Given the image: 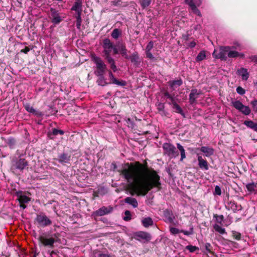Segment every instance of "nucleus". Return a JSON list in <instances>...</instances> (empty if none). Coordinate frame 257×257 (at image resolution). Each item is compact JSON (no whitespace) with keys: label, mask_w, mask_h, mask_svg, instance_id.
I'll use <instances>...</instances> for the list:
<instances>
[{"label":"nucleus","mask_w":257,"mask_h":257,"mask_svg":"<svg viewBox=\"0 0 257 257\" xmlns=\"http://www.w3.org/2000/svg\"><path fill=\"white\" fill-rule=\"evenodd\" d=\"M119 172L132 191L138 196H145L153 188H159L161 185L160 176L157 172L139 162L124 164Z\"/></svg>","instance_id":"f257e3e1"},{"label":"nucleus","mask_w":257,"mask_h":257,"mask_svg":"<svg viewBox=\"0 0 257 257\" xmlns=\"http://www.w3.org/2000/svg\"><path fill=\"white\" fill-rule=\"evenodd\" d=\"M92 60L96 65V69L94 71L95 74L96 75L104 74L107 68L103 60L99 57L94 56L92 57Z\"/></svg>","instance_id":"f03ea898"},{"label":"nucleus","mask_w":257,"mask_h":257,"mask_svg":"<svg viewBox=\"0 0 257 257\" xmlns=\"http://www.w3.org/2000/svg\"><path fill=\"white\" fill-rule=\"evenodd\" d=\"M164 154L170 159L175 158L179 155V153L175 147L170 143H165L163 145Z\"/></svg>","instance_id":"7ed1b4c3"},{"label":"nucleus","mask_w":257,"mask_h":257,"mask_svg":"<svg viewBox=\"0 0 257 257\" xmlns=\"http://www.w3.org/2000/svg\"><path fill=\"white\" fill-rule=\"evenodd\" d=\"M231 104L236 109L245 115H248L250 113L251 110L249 107L243 105L239 100H232Z\"/></svg>","instance_id":"20e7f679"},{"label":"nucleus","mask_w":257,"mask_h":257,"mask_svg":"<svg viewBox=\"0 0 257 257\" xmlns=\"http://www.w3.org/2000/svg\"><path fill=\"white\" fill-rule=\"evenodd\" d=\"M39 240L45 246L52 247L56 239L46 233H44L39 237Z\"/></svg>","instance_id":"39448f33"},{"label":"nucleus","mask_w":257,"mask_h":257,"mask_svg":"<svg viewBox=\"0 0 257 257\" xmlns=\"http://www.w3.org/2000/svg\"><path fill=\"white\" fill-rule=\"evenodd\" d=\"M229 46L221 47L218 51L215 49L212 53V56L216 59H220L222 60H226L227 58Z\"/></svg>","instance_id":"423d86ee"},{"label":"nucleus","mask_w":257,"mask_h":257,"mask_svg":"<svg viewBox=\"0 0 257 257\" xmlns=\"http://www.w3.org/2000/svg\"><path fill=\"white\" fill-rule=\"evenodd\" d=\"M29 165L28 162L24 158H18L12 161V168L23 171Z\"/></svg>","instance_id":"0eeeda50"},{"label":"nucleus","mask_w":257,"mask_h":257,"mask_svg":"<svg viewBox=\"0 0 257 257\" xmlns=\"http://www.w3.org/2000/svg\"><path fill=\"white\" fill-rule=\"evenodd\" d=\"M113 46V43L109 39L106 38L103 40V48L105 59L108 58V57H111L110 53L112 50Z\"/></svg>","instance_id":"6e6552de"},{"label":"nucleus","mask_w":257,"mask_h":257,"mask_svg":"<svg viewBox=\"0 0 257 257\" xmlns=\"http://www.w3.org/2000/svg\"><path fill=\"white\" fill-rule=\"evenodd\" d=\"M36 221L42 227H45L52 224V221L44 213L37 214Z\"/></svg>","instance_id":"1a4fd4ad"},{"label":"nucleus","mask_w":257,"mask_h":257,"mask_svg":"<svg viewBox=\"0 0 257 257\" xmlns=\"http://www.w3.org/2000/svg\"><path fill=\"white\" fill-rule=\"evenodd\" d=\"M201 94V91L198 90L197 89H192L191 90L189 96V102L191 105H194L196 103V99L199 95Z\"/></svg>","instance_id":"9d476101"},{"label":"nucleus","mask_w":257,"mask_h":257,"mask_svg":"<svg viewBox=\"0 0 257 257\" xmlns=\"http://www.w3.org/2000/svg\"><path fill=\"white\" fill-rule=\"evenodd\" d=\"M185 3L188 5L191 9L192 12L198 16L201 17L202 15L200 11L197 9L195 2L193 0H184Z\"/></svg>","instance_id":"9b49d317"},{"label":"nucleus","mask_w":257,"mask_h":257,"mask_svg":"<svg viewBox=\"0 0 257 257\" xmlns=\"http://www.w3.org/2000/svg\"><path fill=\"white\" fill-rule=\"evenodd\" d=\"M234 48H236L234 46H232L231 47H229V50L228 51L227 55L228 57L232 58H235L237 57L243 58L244 57V54L242 53H239L235 50H233V49Z\"/></svg>","instance_id":"f8f14e48"},{"label":"nucleus","mask_w":257,"mask_h":257,"mask_svg":"<svg viewBox=\"0 0 257 257\" xmlns=\"http://www.w3.org/2000/svg\"><path fill=\"white\" fill-rule=\"evenodd\" d=\"M112 210H113L112 207H111L110 206H108V207L103 206V207H101L100 208H99L97 211H96L95 212L94 214L97 216H101L104 215L105 214L110 213V212H112Z\"/></svg>","instance_id":"ddd939ff"},{"label":"nucleus","mask_w":257,"mask_h":257,"mask_svg":"<svg viewBox=\"0 0 257 257\" xmlns=\"http://www.w3.org/2000/svg\"><path fill=\"white\" fill-rule=\"evenodd\" d=\"M136 237L139 240H143L145 241H148L151 239V236L149 233L143 231L137 232Z\"/></svg>","instance_id":"4468645a"},{"label":"nucleus","mask_w":257,"mask_h":257,"mask_svg":"<svg viewBox=\"0 0 257 257\" xmlns=\"http://www.w3.org/2000/svg\"><path fill=\"white\" fill-rule=\"evenodd\" d=\"M82 0H76L73 6L71 8V10L76 12V15H81L82 11Z\"/></svg>","instance_id":"2eb2a0df"},{"label":"nucleus","mask_w":257,"mask_h":257,"mask_svg":"<svg viewBox=\"0 0 257 257\" xmlns=\"http://www.w3.org/2000/svg\"><path fill=\"white\" fill-rule=\"evenodd\" d=\"M226 207L228 209H230L234 212L242 210V206L241 205L238 204L234 201H232L228 202Z\"/></svg>","instance_id":"dca6fc26"},{"label":"nucleus","mask_w":257,"mask_h":257,"mask_svg":"<svg viewBox=\"0 0 257 257\" xmlns=\"http://www.w3.org/2000/svg\"><path fill=\"white\" fill-rule=\"evenodd\" d=\"M51 12L52 23L55 24H58L60 23L62 21V19L58 11H56L55 9H51Z\"/></svg>","instance_id":"f3484780"},{"label":"nucleus","mask_w":257,"mask_h":257,"mask_svg":"<svg viewBox=\"0 0 257 257\" xmlns=\"http://www.w3.org/2000/svg\"><path fill=\"white\" fill-rule=\"evenodd\" d=\"M108 75L109 79L111 81L112 83L116 84L118 86H123L125 85L126 82L124 81H119L116 79L113 75L111 71H108Z\"/></svg>","instance_id":"a211bd4d"},{"label":"nucleus","mask_w":257,"mask_h":257,"mask_svg":"<svg viewBox=\"0 0 257 257\" xmlns=\"http://www.w3.org/2000/svg\"><path fill=\"white\" fill-rule=\"evenodd\" d=\"M134 65L138 66L141 61L138 52H134L131 56H128V59Z\"/></svg>","instance_id":"6ab92c4d"},{"label":"nucleus","mask_w":257,"mask_h":257,"mask_svg":"<svg viewBox=\"0 0 257 257\" xmlns=\"http://www.w3.org/2000/svg\"><path fill=\"white\" fill-rule=\"evenodd\" d=\"M168 83L170 88L173 90H175L177 87L182 84L183 82L181 79H179L175 80L169 81Z\"/></svg>","instance_id":"aec40b11"},{"label":"nucleus","mask_w":257,"mask_h":257,"mask_svg":"<svg viewBox=\"0 0 257 257\" xmlns=\"http://www.w3.org/2000/svg\"><path fill=\"white\" fill-rule=\"evenodd\" d=\"M237 74L241 76L243 80H247L249 77V73L247 70L244 68H241L237 71Z\"/></svg>","instance_id":"412c9836"},{"label":"nucleus","mask_w":257,"mask_h":257,"mask_svg":"<svg viewBox=\"0 0 257 257\" xmlns=\"http://www.w3.org/2000/svg\"><path fill=\"white\" fill-rule=\"evenodd\" d=\"M197 160L198 161V165L202 169L205 170H208V163L207 161L204 160L201 156L198 155Z\"/></svg>","instance_id":"4be33fe9"},{"label":"nucleus","mask_w":257,"mask_h":257,"mask_svg":"<svg viewBox=\"0 0 257 257\" xmlns=\"http://www.w3.org/2000/svg\"><path fill=\"white\" fill-rule=\"evenodd\" d=\"M200 150L204 154L206 157H207L212 155L214 153L213 149L208 147H201L200 149Z\"/></svg>","instance_id":"5701e85b"},{"label":"nucleus","mask_w":257,"mask_h":257,"mask_svg":"<svg viewBox=\"0 0 257 257\" xmlns=\"http://www.w3.org/2000/svg\"><path fill=\"white\" fill-rule=\"evenodd\" d=\"M172 108L174 111L180 114L183 117H185V114L182 110L181 107L176 103V101H173L172 103Z\"/></svg>","instance_id":"b1692460"},{"label":"nucleus","mask_w":257,"mask_h":257,"mask_svg":"<svg viewBox=\"0 0 257 257\" xmlns=\"http://www.w3.org/2000/svg\"><path fill=\"white\" fill-rule=\"evenodd\" d=\"M164 215L168 222L172 223L173 222L174 217L172 211L166 209L164 211Z\"/></svg>","instance_id":"393cba45"},{"label":"nucleus","mask_w":257,"mask_h":257,"mask_svg":"<svg viewBox=\"0 0 257 257\" xmlns=\"http://www.w3.org/2000/svg\"><path fill=\"white\" fill-rule=\"evenodd\" d=\"M124 202L132 205L133 207L136 208L138 205V203L137 199L135 198L127 197L125 198Z\"/></svg>","instance_id":"a878e982"},{"label":"nucleus","mask_w":257,"mask_h":257,"mask_svg":"<svg viewBox=\"0 0 257 257\" xmlns=\"http://www.w3.org/2000/svg\"><path fill=\"white\" fill-rule=\"evenodd\" d=\"M243 124L247 127L253 130L255 132H257V123L254 122L252 120H245Z\"/></svg>","instance_id":"bb28decb"},{"label":"nucleus","mask_w":257,"mask_h":257,"mask_svg":"<svg viewBox=\"0 0 257 257\" xmlns=\"http://www.w3.org/2000/svg\"><path fill=\"white\" fill-rule=\"evenodd\" d=\"M118 49L122 57H124L125 59H128V55L127 54V49L124 45L120 44L118 45Z\"/></svg>","instance_id":"cd10ccee"},{"label":"nucleus","mask_w":257,"mask_h":257,"mask_svg":"<svg viewBox=\"0 0 257 257\" xmlns=\"http://www.w3.org/2000/svg\"><path fill=\"white\" fill-rule=\"evenodd\" d=\"M142 224L145 227H148L153 224V221L151 217H146L142 219Z\"/></svg>","instance_id":"c85d7f7f"},{"label":"nucleus","mask_w":257,"mask_h":257,"mask_svg":"<svg viewBox=\"0 0 257 257\" xmlns=\"http://www.w3.org/2000/svg\"><path fill=\"white\" fill-rule=\"evenodd\" d=\"M107 62L110 64L111 69L114 72H115L117 70L116 66L115 65L114 60L112 57H108V58L105 59Z\"/></svg>","instance_id":"c756f323"},{"label":"nucleus","mask_w":257,"mask_h":257,"mask_svg":"<svg viewBox=\"0 0 257 257\" xmlns=\"http://www.w3.org/2000/svg\"><path fill=\"white\" fill-rule=\"evenodd\" d=\"M177 147L180 152V161H182L186 158L185 151L183 147L179 143L177 144Z\"/></svg>","instance_id":"7c9ffc66"},{"label":"nucleus","mask_w":257,"mask_h":257,"mask_svg":"<svg viewBox=\"0 0 257 257\" xmlns=\"http://www.w3.org/2000/svg\"><path fill=\"white\" fill-rule=\"evenodd\" d=\"M104 75V74H102L101 75H96L98 77V79L97 80V82L99 85L103 86L107 84Z\"/></svg>","instance_id":"2f4dec72"},{"label":"nucleus","mask_w":257,"mask_h":257,"mask_svg":"<svg viewBox=\"0 0 257 257\" xmlns=\"http://www.w3.org/2000/svg\"><path fill=\"white\" fill-rule=\"evenodd\" d=\"M213 228L214 229V230L218 232V233H219L221 234H223L226 233L225 229L224 228H222V227H221L218 224H215L213 225Z\"/></svg>","instance_id":"473e14b6"},{"label":"nucleus","mask_w":257,"mask_h":257,"mask_svg":"<svg viewBox=\"0 0 257 257\" xmlns=\"http://www.w3.org/2000/svg\"><path fill=\"white\" fill-rule=\"evenodd\" d=\"M18 200L20 204H25L28 203L30 199V198L25 195H21L19 198Z\"/></svg>","instance_id":"72a5a7b5"},{"label":"nucleus","mask_w":257,"mask_h":257,"mask_svg":"<svg viewBox=\"0 0 257 257\" xmlns=\"http://www.w3.org/2000/svg\"><path fill=\"white\" fill-rule=\"evenodd\" d=\"M121 31L118 29H114L112 33L111 36L113 38L117 39L121 35Z\"/></svg>","instance_id":"f704fd0d"},{"label":"nucleus","mask_w":257,"mask_h":257,"mask_svg":"<svg viewBox=\"0 0 257 257\" xmlns=\"http://www.w3.org/2000/svg\"><path fill=\"white\" fill-rule=\"evenodd\" d=\"M206 57V54L205 51H200L199 54L197 55L196 60L197 62H200L203 60H204Z\"/></svg>","instance_id":"c9c22d12"},{"label":"nucleus","mask_w":257,"mask_h":257,"mask_svg":"<svg viewBox=\"0 0 257 257\" xmlns=\"http://www.w3.org/2000/svg\"><path fill=\"white\" fill-rule=\"evenodd\" d=\"M140 4L143 9L149 7L151 3L152 0H139Z\"/></svg>","instance_id":"e433bc0d"},{"label":"nucleus","mask_w":257,"mask_h":257,"mask_svg":"<svg viewBox=\"0 0 257 257\" xmlns=\"http://www.w3.org/2000/svg\"><path fill=\"white\" fill-rule=\"evenodd\" d=\"M81 15H76L75 16V17L76 18V27L78 30L80 29L82 23V19Z\"/></svg>","instance_id":"4c0bfd02"},{"label":"nucleus","mask_w":257,"mask_h":257,"mask_svg":"<svg viewBox=\"0 0 257 257\" xmlns=\"http://www.w3.org/2000/svg\"><path fill=\"white\" fill-rule=\"evenodd\" d=\"M256 187V185L254 183H249L246 185V188L248 191L250 192H252L254 190L255 188Z\"/></svg>","instance_id":"58836bf2"},{"label":"nucleus","mask_w":257,"mask_h":257,"mask_svg":"<svg viewBox=\"0 0 257 257\" xmlns=\"http://www.w3.org/2000/svg\"><path fill=\"white\" fill-rule=\"evenodd\" d=\"M180 232L183 233L185 235H190L193 233V228L191 227L188 230H181Z\"/></svg>","instance_id":"ea45409f"},{"label":"nucleus","mask_w":257,"mask_h":257,"mask_svg":"<svg viewBox=\"0 0 257 257\" xmlns=\"http://www.w3.org/2000/svg\"><path fill=\"white\" fill-rule=\"evenodd\" d=\"M7 143L10 147H13L16 144V140L13 138H10L7 140Z\"/></svg>","instance_id":"a19ab883"},{"label":"nucleus","mask_w":257,"mask_h":257,"mask_svg":"<svg viewBox=\"0 0 257 257\" xmlns=\"http://www.w3.org/2000/svg\"><path fill=\"white\" fill-rule=\"evenodd\" d=\"M124 215L125 216L123 217V219L125 221H129L131 219V213L130 211L126 210L124 212Z\"/></svg>","instance_id":"79ce46f5"},{"label":"nucleus","mask_w":257,"mask_h":257,"mask_svg":"<svg viewBox=\"0 0 257 257\" xmlns=\"http://www.w3.org/2000/svg\"><path fill=\"white\" fill-rule=\"evenodd\" d=\"M164 96L171 100L170 104L172 103L173 101H175L174 95L170 94L169 92H166L164 93Z\"/></svg>","instance_id":"37998d69"},{"label":"nucleus","mask_w":257,"mask_h":257,"mask_svg":"<svg viewBox=\"0 0 257 257\" xmlns=\"http://www.w3.org/2000/svg\"><path fill=\"white\" fill-rule=\"evenodd\" d=\"M185 248L188 250L190 252H193L196 250H198V247L192 245H189L186 246Z\"/></svg>","instance_id":"c03bdc74"},{"label":"nucleus","mask_w":257,"mask_h":257,"mask_svg":"<svg viewBox=\"0 0 257 257\" xmlns=\"http://www.w3.org/2000/svg\"><path fill=\"white\" fill-rule=\"evenodd\" d=\"M232 235L233 238L237 240H239L241 239V234L235 231H232Z\"/></svg>","instance_id":"a18cd8bd"},{"label":"nucleus","mask_w":257,"mask_h":257,"mask_svg":"<svg viewBox=\"0 0 257 257\" xmlns=\"http://www.w3.org/2000/svg\"><path fill=\"white\" fill-rule=\"evenodd\" d=\"M236 92L238 94L243 95L245 93V90L241 86H238L236 88Z\"/></svg>","instance_id":"49530a36"},{"label":"nucleus","mask_w":257,"mask_h":257,"mask_svg":"<svg viewBox=\"0 0 257 257\" xmlns=\"http://www.w3.org/2000/svg\"><path fill=\"white\" fill-rule=\"evenodd\" d=\"M250 104L252 105L253 111L257 112V99L251 101Z\"/></svg>","instance_id":"de8ad7c7"},{"label":"nucleus","mask_w":257,"mask_h":257,"mask_svg":"<svg viewBox=\"0 0 257 257\" xmlns=\"http://www.w3.org/2000/svg\"><path fill=\"white\" fill-rule=\"evenodd\" d=\"M154 46V43L152 41L149 42L146 48V51H151Z\"/></svg>","instance_id":"09e8293b"},{"label":"nucleus","mask_w":257,"mask_h":257,"mask_svg":"<svg viewBox=\"0 0 257 257\" xmlns=\"http://www.w3.org/2000/svg\"><path fill=\"white\" fill-rule=\"evenodd\" d=\"M221 194V190L220 188L218 186H216L215 187L214 191V194L217 195H220Z\"/></svg>","instance_id":"8fccbe9b"},{"label":"nucleus","mask_w":257,"mask_h":257,"mask_svg":"<svg viewBox=\"0 0 257 257\" xmlns=\"http://www.w3.org/2000/svg\"><path fill=\"white\" fill-rule=\"evenodd\" d=\"M25 108L28 111L30 112L34 113L35 112V109L29 104H27L25 106Z\"/></svg>","instance_id":"3c124183"},{"label":"nucleus","mask_w":257,"mask_h":257,"mask_svg":"<svg viewBox=\"0 0 257 257\" xmlns=\"http://www.w3.org/2000/svg\"><path fill=\"white\" fill-rule=\"evenodd\" d=\"M180 230L175 227H170V231L173 234H177L180 232Z\"/></svg>","instance_id":"603ef678"},{"label":"nucleus","mask_w":257,"mask_h":257,"mask_svg":"<svg viewBox=\"0 0 257 257\" xmlns=\"http://www.w3.org/2000/svg\"><path fill=\"white\" fill-rule=\"evenodd\" d=\"M63 134L64 132L62 130H59L55 128L53 130V134L54 135H57L58 134L63 135Z\"/></svg>","instance_id":"864d4df0"},{"label":"nucleus","mask_w":257,"mask_h":257,"mask_svg":"<svg viewBox=\"0 0 257 257\" xmlns=\"http://www.w3.org/2000/svg\"><path fill=\"white\" fill-rule=\"evenodd\" d=\"M216 217V221L217 222L219 223H221V222L223 221V216L221 215H216L215 216Z\"/></svg>","instance_id":"5fc2aeb1"},{"label":"nucleus","mask_w":257,"mask_h":257,"mask_svg":"<svg viewBox=\"0 0 257 257\" xmlns=\"http://www.w3.org/2000/svg\"><path fill=\"white\" fill-rule=\"evenodd\" d=\"M126 123L129 127H131L132 128H133L134 126V123L129 118L127 119Z\"/></svg>","instance_id":"6e6d98bb"},{"label":"nucleus","mask_w":257,"mask_h":257,"mask_svg":"<svg viewBox=\"0 0 257 257\" xmlns=\"http://www.w3.org/2000/svg\"><path fill=\"white\" fill-rule=\"evenodd\" d=\"M146 56H147V57L149 58L150 59H154V56L153 55V54L151 53V51H146Z\"/></svg>","instance_id":"4d7b16f0"},{"label":"nucleus","mask_w":257,"mask_h":257,"mask_svg":"<svg viewBox=\"0 0 257 257\" xmlns=\"http://www.w3.org/2000/svg\"><path fill=\"white\" fill-rule=\"evenodd\" d=\"M196 44V42L194 41H193L192 42H190L187 43V45L188 47L192 48L195 46Z\"/></svg>","instance_id":"13d9d810"},{"label":"nucleus","mask_w":257,"mask_h":257,"mask_svg":"<svg viewBox=\"0 0 257 257\" xmlns=\"http://www.w3.org/2000/svg\"><path fill=\"white\" fill-rule=\"evenodd\" d=\"M30 49L28 47H25V48L24 49H22L21 50V52L24 53L25 54H27L29 51Z\"/></svg>","instance_id":"bf43d9fd"},{"label":"nucleus","mask_w":257,"mask_h":257,"mask_svg":"<svg viewBox=\"0 0 257 257\" xmlns=\"http://www.w3.org/2000/svg\"><path fill=\"white\" fill-rule=\"evenodd\" d=\"M112 50H113L114 54H118V53L119 52V50L118 49V47L116 48V47L115 46H113Z\"/></svg>","instance_id":"052dcab7"},{"label":"nucleus","mask_w":257,"mask_h":257,"mask_svg":"<svg viewBox=\"0 0 257 257\" xmlns=\"http://www.w3.org/2000/svg\"><path fill=\"white\" fill-rule=\"evenodd\" d=\"M96 257H110L108 254L99 253Z\"/></svg>","instance_id":"680f3d73"},{"label":"nucleus","mask_w":257,"mask_h":257,"mask_svg":"<svg viewBox=\"0 0 257 257\" xmlns=\"http://www.w3.org/2000/svg\"><path fill=\"white\" fill-rule=\"evenodd\" d=\"M158 109L159 110H162L164 109V104L162 103H160L159 104H158Z\"/></svg>","instance_id":"e2e57ef3"},{"label":"nucleus","mask_w":257,"mask_h":257,"mask_svg":"<svg viewBox=\"0 0 257 257\" xmlns=\"http://www.w3.org/2000/svg\"><path fill=\"white\" fill-rule=\"evenodd\" d=\"M250 59L252 61L257 63V56H252L250 57Z\"/></svg>","instance_id":"0e129e2a"},{"label":"nucleus","mask_w":257,"mask_h":257,"mask_svg":"<svg viewBox=\"0 0 257 257\" xmlns=\"http://www.w3.org/2000/svg\"><path fill=\"white\" fill-rule=\"evenodd\" d=\"M201 29V25L200 24L196 25L194 27V29L195 30H200Z\"/></svg>","instance_id":"69168bd1"},{"label":"nucleus","mask_w":257,"mask_h":257,"mask_svg":"<svg viewBox=\"0 0 257 257\" xmlns=\"http://www.w3.org/2000/svg\"><path fill=\"white\" fill-rule=\"evenodd\" d=\"M195 3L197 6H200L202 3V0H196Z\"/></svg>","instance_id":"338daca9"},{"label":"nucleus","mask_w":257,"mask_h":257,"mask_svg":"<svg viewBox=\"0 0 257 257\" xmlns=\"http://www.w3.org/2000/svg\"><path fill=\"white\" fill-rule=\"evenodd\" d=\"M20 207L23 208V209H25L26 208V205H25V204H20Z\"/></svg>","instance_id":"774afa93"}]
</instances>
